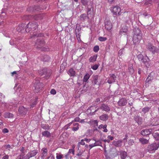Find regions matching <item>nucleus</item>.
<instances>
[{
	"label": "nucleus",
	"instance_id": "obj_1",
	"mask_svg": "<svg viewBox=\"0 0 159 159\" xmlns=\"http://www.w3.org/2000/svg\"><path fill=\"white\" fill-rule=\"evenodd\" d=\"M38 26L37 23L35 22H29L26 26L25 31L30 33L31 38L39 36L37 30Z\"/></svg>",
	"mask_w": 159,
	"mask_h": 159
},
{
	"label": "nucleus",
	"instance_id": "obj_5",
	"mask_svg": "<svg viewBox=\"0 0 159 159\" xmlns=\"http://www.w3.org/2000/svg\"><path fill=\"white\" fill-rule=\"evenodd\" d=\"M100 110L102 112L104 111L108 112L110 111V108L105 103H103L101 105L100 107L96 110L95 112H96L98 111H100Z\"/></svg>",
	"mask_w": 159,
	"mask_h": 159
},
{
	"label": "nucleus",
	"instance_id": "obj_39",
	"mask_svg": "<svg viewBox=\"0 0 159 159\" xmlns=\"http://www.w3.org/2000/svg\"><path fill=\"white\" fill-rule=\"evenodd\" d=\"M134 141L133 140H132L131 139H130L128 141V144L129 146H132L134 144Z\"/></svg>",
	"mask_w": 159,
	"mask_h": 159
},
{
	"label": "nucleus",
	"instance_id": "obj_23",
	"mask_svg": "<svg viewBox=\"0 0 159 159\" xmlns=\"http://www.w3.org/2000/svg\"><path fill=\"white\" fill-rule=\"evenodd\" d=\"M99 118L100 120L104 121L108 119V116L107 114H103L100 116Z\"/></svg>",
	"mask_w": 159,
	"mask_h": 159
},
{
	"label": "nucleus",
	"instance_id": "obj_30",
	"mask_svg": "<svg viewBox=\"0 0 159 159\" xmlns=\"http://www.w3.org/2000/svg\"><path fill=\"white\" fill-rule=\"evenodd\" d=\"M152 77H150L149 75L146 80L145 84H146V85L147 84L148 85L149 84H150L152 81Z\"/></svg>",
	"mask_w": 159,
	"mask_h": 159
},
{
	"label": "nucleus",
	"instance_id": "obj_17",
	"mask_svg": "<svg viewBox=\"0 0 159 159\" xmlns=\"http://www.w3.org/2000/svg\"><path fill=\"white\" fill-rule=\"evenodd\" d=\"M98 57L97 54H94L93 56L90 57L89 59V61L90 62L94 63L97 60Z\"/></svg>",
	"mask_w": 159,
	"mask_h": 159
},
{
	"label": "nucleus",
	"instance_id": "obj_14",
	"mask_svg": "<svg viewBox=\"0 0 159 159\" xmlns=\"http://www.w3.org/2000/svg\"><path fill=\"white\" fill-rule=\"evenodd\" d=\"M127 103V100L124 98H122L120 99L118 102V105L120 106H123L126 105Z\"/></svg>",
	"mask_w": 159,
	"mask_h": 159
},
{
	"label": "nucleus",
	"instance_id": "obj_42",
	"mask_svg": "<svg viewBox=\"0 0 159 159\" xmlns=\"http://www.w3.org/2000/svg\"><path fill=\"white\" fill-rule=\"evenodd\" d=\"M65 159H72V157L70 154L67 153L65 156Z\"/></svg>",
	"mask_w": 159,
	"mask_h": 159
},
{
	"label": "nucleus",
	"instance_id": "obj_50",
	"mask_svg": "<svg viewBox=\"0 0 159 159\" xmlns=\"http://www.w3.org/2000/svg\"><path fill=\"white\" fill-rule=\"evenodd\" d=\"M50 93L51 94L54 95L56 93V90L54 89H52Z\"/></svg>",
	"mask_w": 159,
	"mask_h": 159
},
{
	"label": "nucleus",
	"instance_id": "obj_40",
	"mask_svg": "<svg viewBox=\"0 0 159 159\" xmlns=\"http://www.w3.org/2000/svg\"><path fill=\"white\" fill-rule=\"evenodd\" d=\"M98 40L100 41H104L107 40V38L106 37H99L98 38Z\"/></svg>",
	"mask_w": 159,
	"mask_h": 159
},
{
	"label": "nucleus",
	"instance_id": "obj_38",
	"mask_svg": "<svg viewBox=\"0 0 159 159\" xmlns=\"http://www.w3.org/2000/svg\"><path fill=\"white\" fill-rule=\"evenodd\" d=\"M94 145H95V146H101V145L102 144V142L100 140H98L95 141V142L94 143Z\"/></svg>",
	"mask_w": 159,
	"mask_h": 159
},
{
	"label": "nucleus",
	"instance_id": "obj_33",
	"mask_svg": "<svg viewBox=\"0 0 159 159\" xmlns=\"http://www.w3.org/2000/svg\"><path fill=\"white\" fill-rule=\"evenodd\" d=\"M90 75L89 74H86L84 76L83 79L84 82H86L88 79L89 78Z\"/></svg>",
	"mask_w": 159,
	"mask_h": 159
},
{
	"label": "nucleus",
	"instance_id": "obj_22",
	"mask_svg": "<svg viewBox=\"0 0 159 159\" xmlns=\"http://www.w3.org/2000/svg\"><path fill=\"white\" fill-rule=\"evenodd\" d=\"M88 123L91 125H93L94 126H98V121L97 120H91Z\"/></svg>",
	"mask_w": 159,
	"mask_h": 159
},
{
	"label": "nucleus",
	"instance_id": "obj_20",
	"mask_svg": "<svg viewBox=\"0 0 159 159\" xmlns=\"http://www.w3.org/2000/svg\"><path fill=\"white\" fill-rule=\"evenodd\" d=\"M120 155L121 159H125L127 156V153L124 151H121Z\"/></svg>",
	"mask_w": 159,
	"mask_h": 159
},
{
	"label": "nucleus",
	"instance_id": "obj_34",
	"mask_svg": "<svg viewBox=\"0 0 159 159\" xmlns=\"http://www.w3.org/2000/svg\"><path fill=\"white\" fill-rule=\"evenodd\" d=\"M41 150L43 152H42L43 156H46L47 154L48 150L47 149L45 148H43Z\"/></svg>",
	"mask_w": 159,
	"mask_h": 159
},
{
	"label": "nucleus",
	"instance_id": "obj_10",
	"mask_svg": "<svg viewBox=\"0 0 159 159\" xmlns=\"http://www.w3.org/2000/svg\"><path fill=\"white\" fill-rule=\"evenodd\" d=\"M105 29L108 31L110 30L112 28V24L110 21H107L105 23Z\"/></svg>",
	"mask_w": 159,
	"mask_h": 159
},
{
	"label": "nucleus",
	"instance_id": "obj_29",
	"mask_svg": "<svg viewBox=\"0 0 159 159\" xmlns=\"http://www.w3.org/2000/svg\"><path fill=\"white\" fill-rule=\"evenodd\" d=\"M152 135L156 140H159V133L157 132L153 133L152 134Z\"/></svg>",
	"mask_w": 159,
	"mask_h": 159
},
{
	"label": "nucleus",
	"instance_id": "obj_8",
	"mask_svg": "<svg viewBox=\"0 0 159 159\" xmlns=\"http://www.w3.org/2000/svg\"><path fill=\"white\" fill-rule=\"evenodd\" d=\"M28 111L27 109L23 106L20 107L18 110L19 113L22 116L25 115L27 113Z\"/></svg>",
	"mask_w": 159,
	"mask_h": 159
},
{
	"label": "nucleus",
	"instance_id": "obj_54",
	"mask_svg": "<svg viewBox=\"0 0 159 159\" xmlns=\"http://www.w3.org/2000/svg\"><path fill=\"white\" fill-rule=\"evenodd\" d=\"M84 139H82L81 140L80 142H79V143H80V144H81L83 145H84L85 144V143L84 142Z\"/></svg>",
	"mask_w": 159,
	"mask_h": 159
},
{
	"label": "nucleus",
	"instance_id": "obj_28",
	"mask_svg": "<svg viewBox=\"0 0 159 159\" xmlns=\"http://www.w3.org/2000/svg\"><path fill=\"white\" fill-rule=\"evenodd\" d=\"M135 120L139 125H141L142 124V119L141 117L137 116L135 118Z\"/></svg>",
	"mask_w": 159,
	"mask_h": 159
},
{
	"label": "nucleus",
	"instance_id": "obj_45",
	"mask_svg": "<svg viewBox=\"0 0 159 159\" xmlns=\"http://www.w3.org/2000/svg\"><path fill=\"white\" fill-rule=\"evenodd\" d=\"M72 153L73 155L75 154V150L74 149H69L68 152L67 153L69 154H70Z\"/></svg>",
	"mask_w": 159,
	"mask_h": 159
},
{
	"label": "nucleus",
	"instance_id": "obj_60",
	"mask_svg": "<svg viewBox=\"0 0 159 159\" xmlns=\"http://www.w3.org/2000/svg\"><path fill=\"white\" fill-rule=\"evenodd\" d=\"M91 8H89L88 10L87 14L88 15L91 14Z\"/></svg>",
	"mask_w": 159,
	"mask_h": 159
},
{
	"label": "nucleus",
	"instance_id": "obj_12",
	"mask_svg": "<svg viewBox=\"0 0 159 159\" xmlns=\"http://www.w3.org/2000/svg\"><path fill=\"white\" fill-rule=\"evenodd\" d=\"M149 59L148 57V56H146L143 58L141 62L145 65L148 68L150 66V64L149 62Z\"/></svg>",
	"mask_w": 159,
	"mask_h": 159
},
{
	"label": "nucleus",
	"instance_id": "obj_62",
	"mask_svg": "<svg viewBox=\"0 0 159 159\" xmlns=\"http://www.w3.org/2000/svg\"><path fill=\"white\" fill-rule=\"evenodd\" d=\"M89 147L90 148V149H91L92 148L95 147V145L94 144H92L89 145Z\"/></svg>",
	"mask_w": 159,
	"mask_h": 159
},
{
	"label": "nucleus",
	"instance_id": "obj_63",
	"mask_svg": "<svg viewBox=\"0 0 159 159\" xmlns=\"http://www.w3.org/2000/svg\"><path fill=\"white\" fill-rule=\"evenodd\" d=\"M114 82L113 81V80L111 79L110 78L107 80V82L110 84H111Z\"/></svg>",
	"mask_w": 159,
	"mask_h": 159
},
{
	"label": "nucleus",
	"instance_id": "obj_49",
	"mask_svg": "<svg viewBox=\"0 0 159 159\" xmlns=\"http://www.w3.org/2000/svg\"><path fill=\"white\" fill-rule=\"evenodd\" d=\"M80 119L79 117H76L74 119V120L73 121L75 122H80Z\"/></svg>",
	"mask_w": 159,
	"mask_h": 159
},
{
	"label": "nucleus",
	"instance_id": "obj_61",
	"mask_svg": "<svg viewBox=\"0 0 159 159\" xmlns=\"http://www.w3.org/2000/svg\"><path fill=\"white\" fill-rule=\"evenodd\" d=\"M37 103V101H35L31 105V107H33L34 106V105H36Z\"/></svg>",
	"mask_w": 159,
	"mask_h": 159
},
{
	"label": "nucleus",
	"instance_id": "obj_64",
	"mask_svg": "<svg viewBox=\"0 0 159 159\" xmlns=\"http://www.w3.org/2000/svg\"><path fill=\"white\" fill-rule=\"evenodd\" d=\"M84 141H86L87 142H89L90 141L91 139H89L85 138L84 139Z\"/></svg>",
	"mask_w": 159,
	"mask_h": 159
},
{
	"label": "nucleus",
	"instance_id": "obj_36",
	"mask_svg": "<svg viewBox=\"0 0 159 159\" xmlns=\"http://www.w3.org/2000/svg\"><path fill=\"white\" fill-rule=\"evenodd\" d=\"M137 57L139 61H141L144 57L142 54H140L138 55Z\"/></svg>",
	"mask_w": 159,
	"mask_h": 159
},
{
	"label": "nucleus",
	"instance_id": "obj_37",
	"mask_svg": "<svg viewBox=\"0 0 159 159\" xmlns=\"http://www.w3.org/2000/svg\"><path fill=\"white\" fill-rule=\"evenodd\" d=\"M110 79L113 80V81L115 82L116 80V76L113 74L110 75Z\"/></svg>",
	"mask_w": 159,
	"mask_h": 159
},
{
	"label": "nucleus",
	"instance_id": "obj_51",
	"mask_svg": "<svg viewBox=\"0 0 159 159\" xmlns=\"http://www.w3.org/2000/svg\"><path fill=\"white\" fill-rule=\"evenodd\" d=\"M8 130L7 128H4L2 130V132L4 134L7 133L8 132Z\"/></svg>",
	"mask_w": 159,
	"mask_h": 159
},
{
	"label": "nucleus",
	"instance_id": "obj_25",
	"mask_svg": "<svg viewBox=\"0 0 159 159\" xmlns=\"http://www.w3.org/2000/svg\"><path fill=\"white\" fill-rule=\"evenodd\" d=\"M38 152L37 150H35L33 151H32L30 152H29L28 153L29 154V155L30 157H33L35 155H36Z\"/></svg>",
	"mask_w": 159,
	"mask_h": 159
},
{
	"label": "nucleus",
	"instance_id": "obj_3",
	"mask_svg": "<svg viewBox=\"0 0 159 159\" xmlns=\"http://www.w3.org/2000/svg\"><path fill=\"white\" fill-rule=\"evenodd\" d=\"M43 86V84L42 83L40 82L39 81H36L34 85V92L36 93H39L41 90Z\"/></svg>",
	"mask_w": 159,
	"mask_h": 159
},
{
	"label": "nucleus",
	"instance_id": "obj_53",
	"mask_svg": "<svg viewBox=\"0 0 159 159\" xmlns=\"http://www.w3.org/2000/svg\"><path fill=\"white\" fill-rule=\"evenodd\" d=\"M79 129V126H77L76 127H73L72 128V130L75 131Z\"/></svg>",
	"mask_w": 159,
	"mask_h": 159
},
{
	"label": "nucleus",
	"instance_id": "obj_26",
	"mask_svg": "<svg viewBox=\"0 0 159 159\" xmlns=\"http://www.w3.org/2000/svg\"><path fill=\"white\" fill-rule=\"evenodd\" d=\"M46 72V69L45 68H43L42 69L39 70V73L41 76L45 74Z\"/></svg>",
	"mask_w": 159,
	"mask_h": 159
},
{
	"label": "nucleus",
	"instance_id": "obj_11",
	"mask_svg": "<svg viewBox=\"0 0 159 159\" xmlns=\"http://www.w3.org/2000/svg\"><path fill=\"white\" fill-rule=\"evenodd\" d=\"M152 131V129H144L141 131V134L143 136L148 135L150 134Z\"/></svg>",
	"mask_w": 159,
	"mask_h": 159
},
{
	"label": "nucleus",
	"instance_id": "obj_47",
	"mask_svg": "<svg viewBox=\"0 0 159 159\" xmlns=\"http://www.w3.org/2000/svg\"><path fill=\"white\" fill-rule=\"evenodd\" d=\"M86 16L85 14H82L80 16V18L81 19H83L84 20L86 18Z\"/></svg>",
	"mask_w": 159,
	"mask_h": 159
},
{
	"label": "nucleus",
	"instance_id": "obj_21",
	"mask_svg": "<svg viewBox=\"0 0 159 159\" xmlns=\"http://www.w3.org/2000/svg\"><path fill=\"white\" fill-rule=\"evenodd\" d=\"M68 74L71 76H74L75 75V72L73 68H70L68 70Z\"/></svg>",
	"mask_w": 159,
	"mask_h": 159
},
{
	"label": "nucleus",
	"instance_id": "obj_18",
	"mask_svg": "<svg viewBox=\"0 0 159 159\" xmlns=\"http://www.w3.org/2000/svg\"><path fill=\"white\" fill-rule=\"evenodd\" d=\"M42 134L43 136L47 138H49L51 136V133L47 130H45L43 132Z\"/></svg>",
	"mask_w": 159,
	"mask_h": 159
},
{
	"label": "nucleus",
	"instance_id": "obj_7",
	"mask_svg": "<svg viewBox=\"0 0 159 159\" xmlns=\"http://www.w3.org/2000/svg\"><path fill=\"white\" fill-rule=\"evenodd\" d=\"M147 48L149 51L153 53L155 52H157L158 49L153 46L151 43H149L147 45Z\"/></svg>",
	"mask_w": 159,
	"mask_h": 159
},
{
	"label": "nucleus",
	"instance_id": "obj_41",
	"mask_svg": "<svg viewBox=\"0 0 159 159\" xmlns=\"http://www.w3.org/2000/svg\"><path fill=\"white\" fill-rule=\"evenodd\" d=\"M56 155V158L57 159H61L63 157V156L62 154L57 153Z\"/></svg>",
	"mask_w": 159,
	"mask_h": 159
},
{
	"label": "nucleus",
	"instance_id": "obj_48",
	"mask_svg": "<svg viewBox=\"0 0 159 159\" xmlns=\"http://www.w3.org/2000/svg\"><path fill=\"white\" fill-rule=\"evenodd\" d=\"M81 0V2L82 4L84 6L86 5L88 2L87 0Z\"/></svg>",
	"mask_w": 159,
	"mask_h": 159
},
{
	"label": "nucleus",
	"instance_id": "obj_56",
	"mask_svg": "<svg viewBox=\"0 0 159 159\" xmlns=\"http://www.w3.org/2000/svg\"><path fill=\"white\" fill-rule=\"evenodd\" d=\"M107 139H109L110 140H112L114 139V138L113 137L110 136V135H108L107 136Z\"/></svg>",
	"mask_w": 159,
	"mask_h": 159
},
{
	"label": "nucleus",
	"instance_id": "obj_19",
	"mask_svg": "<svg viewBox=\"0 0 159 159\" xmlns=\"http://www.w3.org/2000/svg\"><path fill=\"white\" fill-rule=\"evenodd\" d=\"M122 142V141L120 140L117 141H114L113 142V144L116 147H120L121 145Z\"/></svg>",
	"mask_w": 159,
	"mask_h": 159
},
{
	"label": "nucleus",
	"instance_id": "obj_59",
	"mask_svg": "<svg viewBox=\"0 0 159 159\" xmlns=\"http://www.w3.org/2000/svg\"><path fill=\"white\" fill-rule=\"evenodd\" d=\"M128 136L127 134H126L125 138L123 139V140L125 142H126Z\"/></svg>",
	"mask_w": 159,
	"mask_h": 159
},
{
	"label": "nucleus",
	"instance_id": "obj_16",
	"mask_svg": "<svg viewBox=\"0 0 159 159\" xmlns=\"http://www.w3.org/2000/svg\"><path fill=\"white\" fill-rule=\"evenodd\" d=\"M149 138L147 139L144 138H142L139 139V140L142 144H146L149 143Z\"/></svg>",
	"mask_w": 159,
	"mask_h": 159
},
{
	"label": "nucleus",
	"instance_id": "obj_2",
	"mask_svg": "<svg viewBox=\"0 0 159 159\" xmlns=\"http://www.w3.org/2000/svg\"><path fill=\"white\" fill-rule=\"evenodd\" d=\"M136 31L138 33L137 34L134 33L133 39V43L135 44L139 43L140 42V40L142 39V36L140 30L139 29H138Z\"/></svg>",
	"mask_w": 159,
	"mask_h": 159
},
{
	"label": "nucleus",
	"instance_id": "obj_55",
	"mask_svg": "<svg viewBox=\"0 0 159 159\" xmlns=\"http://www.w3.org/2000/svg\"><path fill=\"white\" fill-rule=\"evenodd\" d=\"M47 159H54V157L52 154H51L47 157Z\"/></svg>",
	"mask_w": 159,
	"mask_h": 159
},
{
	"label": "nucleus",
	"instance_id": "obj_13",
	"mask_svg": "<svg viewBox=\"0 0 159 159\" xmlns=\"http://www.w3.org/2000/svg\"><path fill=\"white\" fill-rule=\"evenodd\" d=\"M128 32V29L127 27L126 26H124L122 29L120 30L119 32V34L121 35H124L126 34H127Z\"/></svg>",
	"mask_w": 159,
	"mask_h": 159
},
{
	"label": "nucleus",
	"instance_id": "obj_24",
	"mask_svg": "<svg viewBox=\"0 0 159 159\" xmlns=\"http://www.w3.org/2000/svg\"><path fill=\"white\" fill-rule=\"evenodd\" d=\"M4 116L5 118H12L13 117V115L11 113L7 112L4 114Z\"/></svg>",
	"mask_w": 159,
	"mask_h": 159
},
{
	"label": "nucleus",
	"instance_id": "obj_43",
	"mask_svg": "<svg viewBox=\"0 0 159 159\" xmlns=\"http://www.w3.org/2000/svg\"><path fill=\"white\" fill-rule=\"evenodd\" d=\"M99 50V47L98 46L96 45L93 48V50L95 52H97Z\"/></svg>",
	"mask_w": 159,
	"mask_h": 159
},
{
	"label": "nucleus",
	"instance_id": "obj_31",
	"mask_svg": "<svg viewBox=\"0 0 159 159\" xmlns=\"http://www.w3.org/2000/svg\"><path fill=\"white\" fill-rule=\"evenodd\" d=\"M156 0H146L145 1V4L146 5H151L152 2H156Z\"/></svg>",
	"mask_w": 159,
	"mask_h": 159
},
{
	"label": "nucleus",
	"instance_id": "obj_27",
	"mask_svg": "<svg viewBox=\"0 0 159 159\" xmlns=\"http://www.w3.org/2000/svg\"><path fill=\"white\" fill-rule=\"evenodd\" d=\"M150 108L148 107H145L142 109V111L144 114L148 112L149 111Z\"/></svg>",
	"mask_w": 159,
	"mask_h": 159
},
{
	"label": "nucleus",
	"instance_id": "obj_15",
	"mask_svg": "<svg viewBox=\"0 0 159 159\" xmlns=\"http://www.w3.org/2000/svg\"><path fill=\"white\" fill-rule=\"evenodd\" d=\"M25 28H26L25 24L24 23H21L19 25L17 29L18 32H22Z\"/></svg>",
	"mask_w": 159,
	"mask_h": 159
},
{
	"label": "nucleus",
	"instance_id": "obj_9",
	"mask_svg": "<svg viewBox=\"0 0 159 159\" xmlns=\"http://www.w3.org/2000/svg\"><path fill=\"white\" fill-rule=\"evenodd\" d=\"M120 8L118 6H116L113 7L112 9V13L115 15H120Z\"/></svg>",
	"mask_w": 159,
	"mask_h": 159
},
{
	"label": "nucleus",
	"instance_id": "obj_52",
	"mask_svg": "<svg viewBox=\"0 0 159 159\" xmlns=\"http://www.w3.org/2000/svg\"><path fill=\"white\" fill-rule=\"evenodd\" d=\"M24 155L22 154L19 156L16 159H23Z\"/></svg>",
	"mask_w": 159,
	"mask_h": 159
},
{
	"label": "nucleus",
	"instance_id": "obj_46",
	"mask_svg": "<svg viewBox=\"0 0 159 159\" xmlns=\"http://www.w3.org/2000/svg\"><path fill=\"white\" fill-rule=\"evenodd\" d=\"M107 125H103L102 124L100 125L98 127V128L99 129H101L102 128L105 129V128H107Z\"/></svg>",
	"mask_w": 159,
	"mask_h": 159
},
{
	"label": "nucleus",
	"instance_id": "obj_32",
	"mask_svg": "<svg viewBox=\"0 0 159 159\" xmlns=\"http://www.w3.org/2000/svg\"><path fill=\"white\" fill-rule=\"evenodd\" d=\"M98 75H96L93 77V81L95 84H98Z\"/></svg>",
	"mask_w": 159,
	"mask_h": 159
},
{
	"label": "nucleus",
	"instance_id": "obj_6",
	"mask_svg": "<svg viewBox=\"0 0 159 159\" xmlns=\"http://www.w3.org/2000/svg\"><path fill=\"white\" fill-rule=\"evenodd\" d=\"M159 147V142L157 143H153L149 145L147 147V150L149 152L155 151L157 150Z\"/></svg>",
	"mask_w": 159,
	"mask_h": 159
},
{
	"label": "nucleus",
	"instance_id": "obj_44",
	"mask_svg": "<svg viewBox=\"0 0 159 159\" xmlns=\"http://www.w3.org/2000/svg\"><path fill=\"white\" fill-rule=\"evenodd\" d=\"M99 67V65L97 64H95L91 68L93 70H96L98 69V67Z\"/></svg>",
	"mask_w": 159,
	"mask_h": 159
},
{
	"label": "nucleus",
	"instance_id": "obj_4",
	"mask_svg": "<svg viewBox=\"0 0 159 159\" xmlns=\"http://www.w3.org/2000/svg\"><path fill=\"white\" fill-rule=\"evenodd\" d=\"M43 18V15L41 14H39L38 15H35L34 16L26 15L24 16L23 19L25 20L34 19L35 20H38L42 19Z\"/></svg>",
	"mask_w": 159,
	"mask_h": 159
},
{
	"label": "nucleus",
	"instance_id": "obj_58",
	"mask_svg": "<svg viewBox=\"0 0 159 159\" xmlns=\"http://www.w3.org/2000/svg\"><path fill=\"white\" fill-rule=\"evenodd\" d=\"M2 159H9V156L7 155H5L2 157Z\"/></svg>",
	"mask_w": 159,
	"mask_h": 159
},
{
	"label": "nucleus",
	"instance_id": "obj_57",
	"mask_svg": "<svg viewBox=\"0 0 159 159\" xmlns=\"http://www.w3.org/2000/svg\"><path fill=\"white\" fill-rule=\"evenodd\" d=\"M28 153L26 155L24 159H29L31 157Z\"/></svg>",
	"mask_w": 159,
	"mask_h": 159
},
{
	"label": "nucleus",
	"instance_id": "obj_35",
	"mask_svg": "<svg viewBox=\"0 0 159 159\" xmlns=\"http://www.w3.org/2000/svg\"><path fill=\"white\" fill-rule=\"evenodd\" d=\"M128 70L129 73L131 75L133 74L134 72V70L133 69L132 66H131L128 67Z\"/></svg>",
	"mask_w": 159,
	"mask_h": 159
}]
</instances>
